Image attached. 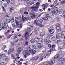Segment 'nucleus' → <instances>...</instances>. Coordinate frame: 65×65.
<instances>
[{"mask_svg":"<svg viewBox=\"0 0 65 65\" xmlns=\"http://www.w3.org/2000/svg\"><path fill=\"white\" fill-rule=\"evenodd\" d=\"M39 5V3L38 2L36 3V4L34 5L33 7H31L32 9L31 10V12H36L37 11H38V7Z\"/></svg>","mask_w":65,"mask_h":65,"instance_id":"f257e3e1","label":"nucleus"},{"mask_svg":"<svg viewBox=\"0 0 65 65\" xmlns=\"http://www.w3.org/2000/svg\"><path fill=\"white\" fill-rule=\"evenodd\" d=\"M56 37L57 39H59V38H62V35L61 34H59L58 35H56Z\"/></svg>","mask_w":65,"mask_h":65,"instance_id":"f03ea898","label":"nucleus"},{"mask_svg":"<svg viewBox=\"0 0 65 65\" xmlns=\"http://www.w3.org/2000/svg\"><path fill=\"white\" fill-rule=\"evenodd\" d=\"M29 36V34L28 33V32H26L24 35V36L25 37V39L26 40H27V39H28V37Z\"/></svg>","mask_w":65,"mask_h":65,"instance_id":"7ed1b4c3","label":"nucleus"},{"mask_svg":"<svg viewBox=\"0 0 65 65\" xmlns=\"http://www.w3.org/2000/svg\"><path fill=\"white\" fill-rule=\"evenodd\" d=\"M37 46L39 48H42L41 44L40 43H38L37 44Z\"/></svg>","mask_w":65,"mask_h":65,"instance_id":"20e7f679","label":"nucleus"},{"mask_svg":"<svg viewBox=\"0 0 65 65\" xmlns=\"http://www.w3.org/2000/svg\"><path fill=\"white\" fill-rule=\"evenodd\" d=\"M38 59V57L37 56H35V57H34L32 58L31 59V60H35V61H36Z\"/></svg>","mask_w":65,"mask_h":65,"instance_id":"39448f33","label":"nucleus"},{"mask_svg":"<svg viewBox=\"0 0 65 65\" xmlns=\"http://www.w3.org/2000/svg\"><path fill=\"white\" fill-rule=\"evenodd\" d=\"M23 48L22 47H20L18 48V52L19 53H20V52H21V51L23 50Z\"/></svg>","mask_w":65,"mask_h":65,"instance_id":"423d86ee","label":"nucleus"},{"mask_svg":"<svg viewBox=\"0 0 65 65\" xmlns=\"http://www.w3.org/2000/svg\"><path fill=\"white\" fill-rule=\"evenodd\" d=\"M35 41L36 42H39V38L38 37H36L34 38Z\"/></svg>","mask_w":65,"mask_h":65,"instance_id":"0eeeda50","label":"nucleus"},{"mask_svg":"<svg viewBox=\"0 0 65 65\" xmlns=\"http://www.w3.org/2000/svg\"><path fill=\"white\" fill-rule=\"evenodd\" d=\"M44 42L45 43H47V45L48 44V43H49V42H48V41L46 39H44Z\"/></svg>","mask_w":65,"mask_h":65,"instance_id":"6e6552de","label":"nucleus"},{"mask_svg":"<svg viewBox=\"0 0 65 65\" xmlns=\"http://www.w3.org/2000/svg\"><path fill=\"white\" fill-rule=\"evenodd\" d=\"M31 53L32 54V55H33L36 53V51L33 49H31Z\"/></svg>","mask_w":65,"mask_h":65,"instance_id":"1a4fd4ad","label":"nucleus"},{"mask_svg":"<svg viewBox=\"0 0 65 65\" xmlns=\"http://www.w3.org/2000/svg\"><path fill=\"white\" fill-rule=\"evenodd\" d=\"M59 57V54H57L55 56L54 59L55 60L57 59V58H58V57Z\"/></svg>","mask_w":65,"mask_h":65,"instance_id":"9d476101","label":"nucleus"},{"mask_svg":"<svg viewBox=\"0 0 65 65\" xmlns=\"http://www.w3.org/2000/svg\"><path fill=\"white\" fill-rule=\"evenodd\" d=\"M43 39L42 38H39V42H43Z\"/></svg>","mask_w":65,"mask_h":65,"instance_id":"9b49d317","label":"nucleus"},{"mask_svg":"<svg viewBox=\"0 0 65 65\" xmlns=\"http://www.w3.org/2000/svg\"><path fill=\"white\" fill-rule=\"evenodd\" d=\"M52 41H55L56 40V38L54 36H53L52 37Z\"/></svg>","mask_w":65,"mask_h":65,"instance_id":"f8f14e48","label":"nucleus"},{"mask_svg":"<svg viewBox=\"0 0 65 65\" xmlns=\"http://www.w3.org/2000/svg\"><path fill=\"white\" fill-rule=\"evenodd\" d=\"M65 62V59L62 58L61 59V62L62 63H64Z\"/></svg>","mask_w":65,"mask_h":65,"instance_id":"ddd939ff","label":"nucleus"},{"mask_svg":"<svg viewBox=\"0 0 65 65\" xmlns=\"http://www.w3.org/2000/svg\"><path fill=\"white\" fill-rule=\"evenodd\" d=\"M45 35V33L44 32H42L40 33V36L42 37L44 36Z\"/></svg>","mask_w":65,"mask_h":65,"instance_id":"4468645a","label":"nucleus"},{"mask_svg":"<svg viewBox=\"0 0 65 65\" xmlns=\"http://www.w3.org/2000/svg\"><path fill=\"white\" fill-rule=\"evenodd\" d=\"M44 18H43L42 19L44 21H45V20H47L48 19V17H47V16H45Z\"/></svg>","mask_w":65,"mask_h":65,"instance_id":"2eb2a0df","label":"nucleus"},{"mask_svg":"<svg viewBox=\"0 0 65 65\" xmlns=\"http://www.w3.org/2000/svg\"><path fill=\"white\" fill-rule=\"evenodd\" d=\"M37 23H38V20H36L34 21V24H35L36 25H37Z\"/></svg>","mask_w":65,"mask_h":65,"instance_id":"dca6fc26","label":"nucleus"},{"mask_svg":"<svg viewBox=\"0 0 65 65\" xmlns=\"http://www.w3.org/2000/svg\"><path fill=\"white\" fill-rule=\"evenodd\" d=\"M11 46H15L16 45V44L14 42H12L11 43Z\"/></svg>","mask_w":65,"mask_h":65,"instance_id":"f3484780","label":"nucleus"},{"mask_svg":"<svg viewBox=\"0 0 65 65\" xmlns=\"http://www.w3.org/2000/svg\"><path fill=\"white\" fill-rule=\"evenodd\" d=\"M56 28L58 31H60L61 30V28L60 27H56Z\"/></svg>","mask_w":65,"mask_h":65,"instance_id":"a211bd4d","label":"nucleus"},{"mask_svg":"<svg viewBox=\"0 0 65 65\" xmlns=\"http://www.w3.org/2000/svg\"><path fill=\"white\" fill-rule=\"evenodd\" d=\"M9 51L10 52H12L13 51H14V48H11L9 49Z\"/></svg>","mask_w":65,"mask_h":65,"instance_id":"6ab92c4d","label":"nucleus"},{"mask_svg":"<svg viewBox=\"0 0 65 65\" xmlns=\"http://www.w3.org/2000/svg\"><path fill=\"white\" fill-rule=\"evenodd\" d=\"M6 45H4L3 47V48H2V50H3V51L4 50H5V48H6Z\"/></svg>","mask_w":65,"mask_h":65,"instance_id":"aec40b11","label":"nucleus"},{"mask_svg":"<svg viewBox=\"0 0 65 65\" xmlns=\"http://www.w3.org/2000/svg\"><path fill=\"white\" fill-rule=\"evenodd\" d=\"M3 23H0V26L1 27H2V28L3 27V28H4V26H3Z\"/></svg>","mask_w":65,"mask_h":65,"instance_id":"412c9836","label":"nucleus"},{"mask_svg":"<svg viewBox=\"0 0 65 65\" xmlns=\"http://www.w3.org/2000/svg\"><path fill=\"white\" fill-rule=\"evenodd\" d=\"M22 21H25V20H27V18L24 17V18L23 17H22Z\"/></svg>","mask_w":65,"mask_h":65,"instance_id":"4be33fe9","label":"nucleus"},{"mask_svg":"<svg viewBox=\"0 0 65 65\" xmlns=\"http://www.w3.org/2000/svg\"><path fill=\"white\" fill-rule=\"evenodd\" d=\"M16 23L17 26H19V25H20V24H19V22L18 21L16 20Z\"/></svg>","mask_w":65,"mask_h":65,"instance_id":"5701e85b","label":"nucleus"},{"mask_svg":"<svg viewBox=\"0 0 65 65\" xmlns=\"http://www.w3.org/2000/svg\"><path fill=\"white\" fill-rule=\"evenodd\" d=\"M39 30V29L38 27H37L35 29V31H38Z\"/></svg>","mask_w":65,"mask_h":65,"instance_id":"b1692460","label":"nucleus"},{"mask_svg":"<svg viewBox=\"0 0 65 65\" xmlns=\"http://www.w3.org/2000/svg\"><path fill=\"white\" fill-rule=\"evenodd\" d=\"M18 65H22V63L20 62V61H18Z\"/></svg>","mask_w":65,"mask_h":65,"instance_id":"393cba45","label":"nucleus"},{"mask_svg":"<svg viewBox=\"0 0 65 65\" xmlns=\"http://www.w3.org/2000/svg\"><path fill=\"white\" fill-rule=\"evenodd\" d=\"M32 47L33 48L35 49V50H36V49H37V48H36V46L34 45H33L32 46Z\"/></svg>","mask_w":65,"mask_h":65,"instance_id":"a878e982","label":"nucleus"},{"mask_svg":"<svg viewBox=\"0 0 65 65\" xmlns=\"http://www.w3.org/2000/svg\"><path fill=\"white\" fill-rule=\"evenodd\" d=\"M54 11H55V13H56V14L58 13V9H55Z\"/></svg>","mask_w":65,"mask_h":65,"instance_id":"bb28decb","label":"nucleus"},{"mask_svg":"<svg viewBox=\"0 0 65 65\" xmlns=\"http://www.w3.org/2000/svg\"><path fill=\"white\" fill-rule=\"evenodd\" d=\"M27 50L29 52H31V49L30 47L28 48L27 49Z\"/></svg>","mask_w":65,"mask_h":65,"instance_id":"cd10ccee","label":"nucleus"},{"mask_svg":"<svg viewBox=\"0 0 65 65\" xmlns=\"http://www.w3.org/2000/svg\"><path fill=\"white\" fill-rule=\"evenodd\" d=\"M51 63L52 64H54V63H55V61L54 60H52Z\"/></svg>","mask_w":65,"mask_h":65,"instance_id":"c85d7f7f","label":"nucleus"},{"mask_svg":"<svg viewBox=\"0 0 65 65\" xmlns=\"http://www.w3.org/2000/svg\"><path fill=\"white\" fill-rule=\"evenodd\" d=\"M27 31H28V32H30V31H31V28H27Z\"/></svg>","mask_w":65,"mask_h":65,"instance_id":"c756f323","label":"nucleus"},{"mask_svg":"<svg viewBox=\"0 0 65 65\" xmlns=\"http://www.w3.org/2000/svg\"><path fill=\"white\" fill-rule=\"evenodd\" d=\"M7 3H6L4 4V6L5 7H7Z\"/></svg>","mask_w":65,"mask_h":65,"instance_id":"7c9ffc66","label":"nucleus"},{"mask_svg":"<svg viewBox=\"0 0 65 65\" xmlns=\"http://www.w3.org/2000/svg\"><path fill=\"white\" fill-rule=\"evenodd\" d=\"M61 40H59L57 41V43H59L61 42Z\"/></svg>","mask_w":65,"mask_h":65,"instance_id":"2f4dec72","label":"nucleus"},{"mask_svg":"<svg viewBox=\"0 0 65 65\" xmlns=\"http://www.w3.org/2000/svg\"><path fill=\"white\" fill-rule=\"evenodd\" d=\"M52 33H49L48 34V36H52Z\"/></svg>","mask_w":65,"mask_h":65,"instance_id":"473e14b6","label":"nucleus"},{"mask_svg":"<svg viewBox=\"0 0 65 65\" xmlns=\"http://www.w3.org/2000/svg\"><path fill=\"white\" fill-rule=\"evenodd\" d=\"M46 16H47V17H48V18H49V19H50L51 18V16H50V15H49V14H46Z\"/></svg>","mask_w":65,"mask_h":65,"instance_id":"72a5a7b5","label":"nucleus"},{"mask_svg":"<svg viewBox=\"0 0 65 65\" xmlns=\"http://www.w3.org/2000/svg\"><path fill=\"white\" fill-rule=\"evenodd\" d=\"M31 42V43H33L34 42V40H31L30 41Z\"/></svg>","mask_w":65,"mask_h":65,"instance_id":"f704fd0d","label":"nucleus"},{"mask_svg":"<svg viewBox=\"0 0 65 65\" xmlns=\"http://www.w3.org/2000/svg\"><path fill=\"white\" fill-rule=\"evenodd\" d=\"M28 41H26L25 42V45H28Z\"/></svg>","mask_w":65,"mask_h":65,"instance_id":"c9c22d12","label":"nucleus"},{"mask_svg":"<svg viewBox=\"0 0 65 65\" xmlns=\"http://www.w3.org/2000/svg\"><path fill=\"white\" fill-rule=\"evenodd\" d=\"M1 65H5V63L4 62H1L0 63Z\"/></svg>","mask_w":65,"mask_h":65,"instance_id":"e433bc0d","label":"nucleus"},{"mask_svg":"<svg viewBox=\"0 0 65 65\" xmlns=\"http://www.w3.org/2000/svg\"><path fill=\"white\" fill-rule=\"evenodd\" d=\"M53 49L52 48L48 52L49 53V54H50V53H51V51H53Z\"/></svg>","mask_w":65,"mask_h":65,"instance_id":"4c0bfd02","label":"nucleus"},{"mask_svg":"<svg viewBox=\"0 0 65 65\" xmlns=\"http://www.w3.org/2000/svg\"><path fill=\"white\" fill-rule=\"evenodd\" d=\"M11 22L12 23H13L14 22V19L12 18L11 20Z\"/></svg>","mask_w":65,"mask_h":65,"instance_id":"58836bf2","label":"nucleus"},{"mask_svg":"<svg viewBox=\"0 0 65 65\" xmlns=\"http://www.w3.org/2000/svg\"><path fill=\"white\" fill-rule=\"evenodd\" d=\"M56 27H60V24H56Z\"/></svg>","mask_w":65,"mask_h":65,"instance_id":"ea45409f","label":"nucleus"},{"mask_svg":"<svg viewBox=\"0 0 65 65\" xmlns=\"http://www.w3.org/2000/svg\"><path fill=\"white\" fill-rule=\"evenodd\" d=\"M9 35V36H8V37L7 38H10L12 36V35Z\"/></svg>","mask_w":65,"mask_h":65,"instance_id":"a19ab883","label":"nucleus"},{"mask_svg":"<svg viewBox=\"0 0 65 65\" xmlns=\"http://www.w3.org/2000/svg\"><path fill=\"white\" fill-rule=\"evenodd\" d=\"M44 65H52V63H49L48 64H44Z\"/></svg>","mask_w":65,"mask_h":65,"instance_id":"79ce46f5","label":"nucleus"},{"mask_svg":"<svg viewBox=\"0 0 65 65\" xmlns=\"http://www.w3.org/2000/svg\"><path fill=\"white\" fill-rule=\"evenodd\" d=\"M7 23H10V20L9 19H8L7 20Z\"/></svg>","mask_w":65,"mask_h":65,"instance_id":"37998d69","label":"nucleus"},{"mask_svg":"<svg viewBox=\"0 0 65 65\" xmlns=\"http://www.w3.org/2000/svg\"><path fill=\"white\" fill-rule=\"evenodd\" d=\"M27 52H28V51H27L26 50H25L23 51V52H24V53H25V54L27 53H28Z\"/></svg>","mask_w":65,"mask_h":65,"instance_id":"c03bdc74","label":"nucleus"},{"mask_svg":"<svg viewBox=\"0 0 65 65\" xmlns=\"http://www.w3.org/2000/svg\"><path fill=\"white\" fill-rule=\"evenodd\" d=\"M54 32H55V30H54V29H52L51 31V32H52L51 33L52 34H53L54 33Z\"/></svg>","mask_w":65,"mask_h":65,"instance_id":"a18cd8bd","label":"nucleus"},{"mask_svg":"<svg viewBox=\"0 0 65 65\" xmlns=\"http://www.w3.org/2000/svg\"><path fill=\"white\" fill-rule=\"evenodd\" d=\"M60 57L61 58H63V57H64V55H63V54H61L60 55Z\"/></svg>","mask_w":65,"mask_h":65,"instance_id":"49530a36","label":"nucleus"},{"mask_svg":"<svg viewBox=\"0 0 65 65\" xmlns=\"http://www.w3.org/2000/svg\"><path fill=\"white\" fill-rule=\"evenodd\" d=\"M50 16H51V17H54V14L51 13L50 14Z\"/></svg>","mask_w":65,"mask_h":65,"instance_id":"de8ad7c7","label":"nucleus"},{"mask_svg":"<svg viewBox=\"0 0 65 65\" xmlns=\"http://www.w3.org/2000/svg\"><path fill=\"white\" fill-rule=\"evenodd\" d=\"M11 52H10V51H9L8 52V55H9L10 54H11Z\"/></svg>","mask_w":65,"mask_h":65,"instance_id":"09e8293b","label":"nucleus"},{"mask_svg":"<svg viewBox=\"0 0 65 65\" xmlns=\"http://www.w3.org/2000/svg\"><path fill=\"white\" fill-rule=\"evenodd\" d=\"M5 61H8V58H6L5 59Z\"/></svg>","mask_w":65,"mask_h":65,"instance_id":"8fccbe9b","label":"nucleus"},{"mask_svg":"<svg viewBox=\"0 0 65 65\" xmlns=\"http://www.w3.org/2000/svg\"><path fill=\"white\" fill-rule=\"evenodd\" d=\"M39 22L40 23H42L43 22V20L42 19H41L40 20Z\"/></svg>","mask_w":65,"mask_h":65,"instance_id":"3c124183","label":"nucleus"},{"mask_svg":"<svg viewBox=\"0 0 65 65\" xmlns=\"http://www.w3.org/2000/svg\"><path fill=\"white\" fill-rule=\"evenodd\" d=\"M7 3L8 4H9L10 2V1L9 0H7Z\"/></svg>","mask_w":65,"mask_h":65,"instance_id":"603ef678","label":"nucleus"},{"mask_svg":"<svg viewBox=\"0 0 65 65\" xmlns=\"http://www.w3.org/2000/svg\"><path fill=\"white\" fill-rule=\"evenodd\" d=\"M27 20H28L29 21H31V18L30 17H29L28 18H27Z\"/></svg>","mask_w":65,"mask_h":65,"instance_id":"864d4df0","label":"nucleus"},{"mask_svg":"<svg viewBox=\"0 0 65 65\" xmlns=\"http://www.w3.org/2000/svg\"><path fill=\"white\" fill-rule=\"evenodd\" d=\"M18 40H19V39L20 40V41H22L23 40V38H20V39H18Z\"/></svg>","mask_w":65,"mask_h":65,"instance_id":"5fc2aeb1","label":"nucleus"},{"mask_svg":"<svg viewBox=\"0 0 65 65\" xmlns=\"http://www.w3.org/2000/svg\"><path fill=\"white\" fill-rule=\"evenodd\" d=\"M30 1H26V3H27V4H29V3H30Z\"/></svg>","mask_w":65,"mask_h":65,"instance_id":"6e6d98bb","label":"nucleus"},{"mask_svg":"<svg viewBox=\"0 0 65 65\" xmlns=\"http://www.w3.org/2000/svg\"><path fill=\"white\" fill-rule=\"evenodd\" d=\"M52 48H55L56 47V46L54 45H52Z\"/></svg>","mask_w":65,"mask_h":65,"instance_id":"4d7b16f0","label":"nucleus"},{"mask_svg":"<svg viewBox=\"0 0 65 65\" xmlns=\"http://www.w3.org/2000/svg\"><path fill=\"white\" fill-rule=\"evenodd\" d=\"M57 3V1H55L53 3V4H55L56 3Z\"/></svg>","mask_w":65,"mask_h":65,"instance_id":"13d9d810","label":"nucleus"},{"mask_svg":"<svg viewBox=\"0 0 65 65\" xmlns=\"http://www.w3.org/2000/svg\"><path fill=\"white\" fill-rule=\"evenodd\" d=\"M11 57H14V54H12L11 55Z\"/></svg>","mask_w":65,"mask_h":65,"instance_id":"bf43d9fd","label":"nucleus"},{"mask_svg":"<svg viewBox=\"0 0 65 65\" xmlns=\"http://www.w3.org/2000/svg\"><path fill=\"white\" fill-rule=\"evenodd\" d=\"M12 26L13 27H15V24L14 23L13 24Z\"/></svg>","mask_w":65,"mask_h":65,"instance_id":"052dcab7","label":"nucleus"},{"mask_svg":"<svg viewBox=\"0 0 65 65\" xmlns=\"http://www.w3.org/2000/svg\"><path fill=\"white\" fill-rule=\"evenodd\" d=\"M2 8H3V11H4V12L5 11V9H4V7H2Z\"/></svg>","mask_w":65,"mask_h":65,"instance_id":"680f3d73","label":"nucleus"},{"mask_svg":"<svg viewBox=\"0 0 65 65\" xmlns=\"http://www.w3.org/2000/svg\"><path fill=\"white\" fill-rule=\"evenodd\" d=\"M48 46L49 47V48H50L52 47V46H51V44H49L48 45Z\"/></svg>","mask_w":65,"mask_h":65,"instance_id":"e2e57ef3","label":"nucleus"},{"mask_svg":"<svg viewBox=\"0 0 65 65\" xmlns=\"http://www.w3.org/2000/svg\"><path fill=\"white\" fill-rule=\"evenodd\" d=\"M41 24L40 23H38V24H37V26H39V27H40V26Z\"/></svg>","mask_w":65,"mask_h":65,"instance_id":"0e129e2a","label":"nucleus"},{"mask_svg":"<svg viewBox=\"0 0 65 65\" xmlns=\"http://www.w3.org/2000/svg\"><path fill=\"white\" fill-rule=\"evenodd\" d=\"M24 13L26 15H27V14H28V12H24Z\"/></svg>","mask_w":65,"mask_h":65,"instance_id":"69168bd1","label":"nucleus"},{"mask_svg":"<svg viewBox=\"0 0 65 65\" xmlns=\"http://www.w3.org/2000/svg\"><path fill=\"white\" fill-rule=\"evenodd\" d=\"M30 15H33V13H30Z\"/></svg>","mask_w":65,"mask_h":65,"instance_id":"338daca9","label":"nucleus"},{"mask_svg":"<svg viewBox=\"0 0 65 65\" xmlns=\"http://www.w3.org/2000/svg\"><path fill=\"white\" fill-rule=\"evenodd\" d=\"M2 29H4L3 27H2L1 26H0V30H2Z\"/></svg>","mask_w":65,"mask_h":65,"instance_id":"774afa93","label":"nucleus"}]
</instances>
